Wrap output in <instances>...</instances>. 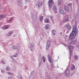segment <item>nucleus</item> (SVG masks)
I'll return each mask as SVG.
<instances>
[{
    "instance_id": "obj_17",
    "label": "nucleus",
    "mask_w": 79,
    "mask_h": 79,
    "mask_svg": "<svg viewBox=\"0 0 79 79\" xmlns=\"http://www.w3.org/2000/svg\"><path fill=\"white\" fill-rule=\"evenodd\" d=\"M48 60L49 62H50V63H52V59L51 58V57H50V55H48Z\"/></svg>"
},
{
    "instance_id": "obj_46",
    "label": "nucleus",
    "mask_w": 79,
    "mask_h": 79,
    "mask_svg": "<svg viewBox=\"0 0 79 79\" xmlns=\"http://www.w3.org/2000/svg\"><path fill=\"white\" fill-rule=\"evenodd\" d=\"M41 65V63H40L39 64V66H40Z\"/></svg>"
},
{
    "instance_id": "obj_21",
    "label": "nucleus",
    "mask_w": 79,
    "mask_h": 79,
    "mask_svg": "<svg viewBox=\"0 0 79 79\" xmlns=\"http://www.w3.org/2000/svg\"><path fill=\"white\" fill-rule=\"evenodd\" d=\"M43 18H44V16H40V20L41 22L43 21Z\"/></svg>"
},
{
    "instance_id": "obj_16",
    "label": "nucleus",
    "mask_w": 79,
    "mask_h": 79,
    "mask_svg": "<svg viewBox=\"0 0 79 79\" xmlns=\"http://www.w3.org/2000/svg\"><path fill=\"white\" fill-rule=\"evenodd\" d=\"M59 12L60 13V14H61V15H63V14L64 13V10L61 9H59Z\"/></svg>"
},
{
    "instance_id": "obj_34",
    "label": "nucleus",
    "mask_w": 79,
    "mask_h": 79,
    "mask_svg": "<svg viewBox=\"0 0 79 79\" xmlns=\"http://www.w3.org/2000/svg\"><path fill=\"white\" fill-rule=\"evenodd\" d=\"M68 6H70V7H72V3H69L68 5Z\"/></svg>"
},
{
    "instance_id": "obj_40",
    "label": "nucleus",
    "mask_w": 79,
    "mask_h": 79,
    "mask_svg": "<svg viewBox=\"0 0 79 79\" xmlns=\"http://www.w3.org/2000/svg\"><path fill=\"white\" fill-rule=\"evenodd\" d=\"M26 2H30V0H25Z\"/></svg>"
},
{
    "instance_id": "obj_48",
    "label": "nucleus",
    "mask_w": 79,
    "mask_h": 79,
    "mask_svg": "<svg viewBox=\"0 0 79 79\" xmlns=\"http://www.w3.org/2000/svg\"><path fill=\"white\" fill-rule=\"evenodd\" d=\"M60 35H62V32H60Z\"/></svg>"
},
{
    "instance_id": "obj_35",
    "label": "nucleus",
    "mask_w": 79,
    "mask_h": 79,
    "mask_svg": "<svg viewBox=\"0 0 79 79\" xmlns=\"http://www.w3.org/2000/svg\"><path fill=\"white\" fill-rule=\"evenodd\" d=\"M74 57L75 60H77V58H78V57H77V56L76 55H75Z\"/></svg>"
},
{
    "instance_id": "obj_31",
    "label": "nucleus",
    "mask_w": 79,
    "mask_h": 79,
    "mask_svg": "<svg viewBox=\"0 0 79 79\" xmlns=\"http://www.w3.org/2000/svg\"><path fill=\"white\" fill-rule=\"evenodd\" d=\"M14 19V18L13 17H11L10 19L8 20V21H13Z\"/></svg>"
},
{
    "instance_id": "obj_32",
    "label": "nucleus",
    "mask_w": 79,
    "mask_h": 79,
    "mask_svg": "<svg viewBox=\"0 0 79 79\" xmlns=\"http://www.w3.org/2000/svg\"><path fill=\"white\" fill-rule=\"evenodd\" d=\"M1 62L2 64H5V60H2L1 61Z\"/></svg>"
},
{
    "instance_id": "obj_50",
    "label": "nucleus",
    "mask_w": 79,
    "mask_h": 79,
    "mask_svg": "<svg viewBox=\"0 0 79 79\" xmlns=\"http://www.w3.org/2000/svg\"><path fill=\"white\" fill-rule=\"evenodd\" d=\"M51 55H53V52H52Z\"/></svg>"
},
{
    "instance_id": "obj_41",
    "label": "nucleus",
    "mask_w": 79,
    "mask_h": 79,
    "mask_svg": "<svg viewBox=\"0 0 79 79\" xmlns=\"http://www.w3.org/2000/svg\"><path fill=\"white\" fill-rule=\"evenodd\" d=\"M8 79H13V78L10 77H8Z\"/></svg>"
},
{
    "instance_id": "obj_38",
    "label": "nucleus",
    "mask_w": 79,
    "mask_h": 79,
    "mask_svg": "<svg viewBox=\"0 0 79 79\" xmlns=\"http://www.w3.org/2000/svg\"><path fill=\"white\" fill-rule=\"evenodd\" d=\"M63 45H64V46H65V47H67V45H66V44H64V43H63Z\"/></svg>"
},
{
    "instance_id": "obj_25",
    "label": "nucleus",
    "mask_w": 79,
    "mask_h": 79,
    "mask_svg": "<svg viewBox=\"0 0 79 79\" xmlns=\"http://www.w3.org/2000/svg\"><path fill=\"white\" fill-rule=\"evenodd\" d=\"M74 69H75V66H74V65H73L72 67L71 70L72 71H73V70H74Z\"/></svg>"
},
{
    "instance_id": "obj_43",
    "label": "nucleus",
    "mask_w": 79,
    "mask_h": 79,
    "mask_svg": "<svg viewBox=\"0 0 79 79\" xmlns=\"http://www.w3.org/2000/svg\"><path fill=\"white\" fill-rule=\"evenodd\" d=\"M25 69H28L27 68V67H26V66H25Z\"/></svg>"
},
{
    "instance_id": "obj_12",
    "label": "nucleus",
    "mask_w": 79,
    "mask_h": 79,
    "mask_svg": "<svg viewBox=\"0 0 79 79\" xmlns=\"http://www.w3.org/2000/svg\"><path fill=\"white\" fill-rule=\"evenodd\" d=\"M30 50L31 51H32V52H33L34 51V45L32 44H30Z\"/></svg>"
},
{
    "instance_id": "obj_5",
    "label": "nucleus",
    "mask_w": 79,
    "mask_h": 79,
    "mask_svg": "<svg viewBox=\"0 0 79 79\" xmlns=\"http://www.w3.org/2000/svg\"><path fill=\"white\" fill-rule=\"evenodd\" d=\"M70 73V72L69 71V69H68V68H67L66 69V70L65 72V76L66 77L69 76Z\"/></svg>"
},
{
    "instance_id": "obj_11",
    "label": "nucleus",
    "mask_w": 79,
    "mask_h": 79,
    "mask_svg": "<svg viewBox=\"0 0 79 79\" xmlns=\"http://www.w3.org/2000/svg\"><path fill=\"white\" fill-rule=\"evenodd\" d=\"M14 33L13 31H9L7 34V36H11L12 35V34Z\"/></svg>"
},
{
    "instance_id": "obj_23",
    "label": "nucleus",
    "mask_w": 79,
    "mask_h": 79,
    "mask_svg": "<svg viewBox=\"0 0 79 79\" xmlns=\"http://www.w3.org/2000/svg\"><path fill=\"white\" fill-rule=\"evenodd\" d=\"M69 21V19H64L63 20V22L64 23H66V22H68V21Z\"/></svg>"
},
{
    "instance_id": "obj_18",
    "label": "nucleus",
    "mask_w": 79,
    "mask_h": 79,
    "mask_svg": "<svg viewBox=\"0 0 79 79\" xmlns=\"http://www.w3.org/2000/svg\"><path fill=\"white\" fill-rule=\"evenodd\" d=\"M64 9L66 11H69V8L68 7H64Z\"/></svg>"
},
{
    "instance_id": "obj_33",
    "label": "nucleus",
    "mask_w": 79,
    "mask_h": 79,
    "mask_svg": "<svg viewBox=\"0 0 79 79\" xmlns=\"http://www.w3.org/2000/svg\"><path fill=\"white\" fill-rule=\"evenodd\" d=\"M18 55V54H15L12 56L13 57H16Z\"/></svg>"
},
{
    "instance_id": "obj_13",
    "label": "nucleus",
    "mask_w": 79,
    "mask_h": 79,
    "mask_svg": "<svg viewBox=\"0 0 79 79\" xmlns=\"http://www.w3.org/2000/svg\"><path fill=\"white\" fill-rule=\"evenodd\" d=\"M6 17V15L5 14H2L0 15V20H1L2 19Z\"/></svg>"
},
{
    "instance_id": "obj_19",
    "label": "nucleus",
    "mask_w": 79,
    "mask_h": 79,
    "mask_svg": "<svg viewBox=\"0 0 79 79\" xmlns=\"http://www.w3.org/2000/svg\"><path fill=\"white\" fill-rule=\"evenodd\" d=\"M66 27H67L68 29H71V26L69 25H66Z\"/></svg>"
},
{
    "instance_id": "obj_24",
    "label": "nucleus",
    "mask_w": 79,
    "mask_h": 79,
    "mask_svg": "<svg viewBox=\"0 0 79 79\" xmlns=\"http://www.w3.org/2000/svg\"><path fill=\"white\" fill-rule=\"evenodd\" d=\"M19 1L18 2V4L19 6H21L22 5V4L21 3V1L20 0H19Z\"/></svg>"
},
{
    "instance_id": "obj_22",
    "label": "nucleus",
    "mask_w": 79,
    "mask_h": 79,
    "mask_svg": "<svg viewBox=\"0 0 79 79\" xmlns=\"http://www.w3.org/2000/svg\"><path fill=\"white\" fill-rule=\"evenodd\" d=\"M57 2L58 5H60L61 3H62V0H59Z\"/></svg>"
},
{
    "instance_id": "obj_7",
    "label": "nucleus",
    "mask_w": 79,
    "mask_h": 79,
    "mask_svg": "<svg viewBox=\"0 0 79 79\" xmlns=\"http://www.w3.org/2000/svg\"><path fill=\"white\" fill-rule=\"evenodd\" d=\"M68 48L69 50L70 51V56L72 55V52H73V46L69 45Z\"/></svg>"
},
{
    "instance_id": "obj_2",
    "label": "nucleus",
    "mask_w": 79,
    "mask_h": 79,
    "mask_svg": "<svg viewBox=\"0 0 79 79\" xmlns=\"http://www.w3.org/2000/svg\"><path fill=\"white\" fill-rule=\"evenodd\" d=\"M42 6V2L40 1L36 3L35 5L36 7L37 8L39 9L40 8L41 6Z\"/></svg>"
},
{
    "instance_id": "obj_4",
    "label": "nucleus",
    "mask_w": 79,
    "mask_h": 79,
    "mask_svg": "<svg viewBox=\"0 0 79 79\" xmlns=\"http://www.w3.org/2000/svg\"><path fill=\"white\" fill-rule=\"evenodd\" d=\"M54 4L53 0H49L48 1V5L49 8H51L53 5Z\"/></svg>"
},
{
    "instance_id": "obj_37",
    "label": "nucleus",
    "mask_w": 79,
    "mask_h": 79,
    "mask_svg": "<svg viewBox=\"0 0 79 79\" xmlns=\"http://www.w3.org/2000/svg\"><path fill=\"white\" fill-rule=\"evenodd\" d=\"M13 61H14V63H17V62H16V61L15 60V59H13Z\"/></svg>"
},
{
    "instance_id": "obj_51",
    "label": "nucleus",
    "mask_w": 79,
    "mask_h": 79,
    "mask_svg": "<svg viewBox=\"0 0 79 79\" xmlns=\"http://www.w3.org/2000/svg\"><path fill=\"white\" fill-rule=\"evenodd\" d=\"M38 26H38V25L36 26V28H37V27H37Z\"/></svg>"
},
{
    "instance_id": "obj_42",
    "label": "nucleus",
    "mask_w": 79,
    "mask_h": 79,
    "mask_svg": "<svg viewBox=\"0 0 79 79\" xmlns=\"http://www.w3.org/2000/svg\"><path fill=\"white\" fill-rule=\"evenodd\" d=\"M69 31H68V30H67L66 31V34H69Z\"/></svg>"
},
{
    "instance_id": "obj_20",
    "label": "nucleus",
    "mask_w": 79,
    "mask_h": 79,
    "mask_svg": "<svg viewBox=\"0 0 79 79\" xmlns=\"http://www.w3.org/2000/svg\"><path fill=\"white\" fill-rule=\"evenodd\" d=\"M49 27H50L49 24H47L44 27V28L45 29H48V28H49Z\"/></svg>"
},
{
    "instance_id": "obj_36",
    "label": "nucleus",
    "mask_w": 79,
    "mask_h": 79,
    "mask_svg": "<svg viewBox=\"0 0 79 79\" xmlns=\"http://www.w3.org/2000/svg\"><path fill=\"white\" fill-rule=\"evenodd\" d=\"M7 74H8V75H11V73L9 72L7 73Z\"/></svg>"
},
{
    "instance_id": "obj_27",
    "label": "nucleus",
    "mask_w": 79,
    "mask_h": 79,
    "mask_svg": "<svg viewBox=\"0 0 79 79\" xmlns=\"http://www.w3.org/2000/svg\"><path fill=\"white\" fill-rule=\"evenodd\" d=\"M56 33V31L55 30H53L52 31V34L53 35H55V33Z\"/></svg>"
},
{
    "instance_id": "obj_29",
    "label": "nucleus",
    "mask_w": 79,
    "mask_h": 79,
    "mask_svg": "<svg viewBox=\"0 0 79 79\" xmlns=\"http://www.w3.org/2000/svg\"><path fill=\"white\" fill-rule=\"evenodd\" d=\"M1 71L2 73H5V70L3 69H1Z\"/></svg>"
},
{
    "instance_id": "obj_3",
    "label": "nucleus",
    "mask_w": 79,
    "mask_h": 79,
    "mask_svg": "<svg viewBox=\"0 0 79 79\" xmlns=\"http://www.w3.org/2000/svg\"><path fill=\"white\" fill-rule=\"evenodd\" d=\"M69 44L71 45H75L78 44V41L76 40H71L69 42Z\"/></svg>"
},
{
    "instance_id": "obj_44",
    "label": "nucleus",
    "mask_w": 79,
    "mask_h": 79,
    "mask_svg": "<svg viewBox=\"0 0 79 79\" xmlns=\"http://www.w3.org/2000/svg\"><path fill=\"white\" fill-rule=\"evenodd\" d=\"M77 47L78 48V49H79V45H77Z\"/></svg>"
},
{
    "instance_id": "obj_53",
    "label": "nucleus",
    "mask_w": 79,
    "mask_h": 79,
    "mask_svg": "<svg viewBox=\"0 0 79 79\" xmlns=\"http://www.w3.org/2000/svg\"><path fill=\"white\" fill-rule=\"evenodd\" d=\"M31 74H32V72H31Z\"/></svg>"
},
{
    "instance_id": "obj_8",
    "label": "nucleus",
    "mask_w": 79,
    "mask_h": 79,
    "mask_svg": "<svg viewBox=\"0 0 79 79\" xmlns=\"http://www.w3.org/2000/svg\"><path fill=\"white\" fill-rule=\"evenodd\" d=\"M50 41H48L47 44L46 45V50H48V49L50 48Z\"/></svg>"
},
{
    "instance_id": "obj_14",
    "label": "nucleus",
    "mask_w": 79,
    "mask_h": 79,
    "mask_svg": "<svg viewBox=\"0 0 79 79\" xmlns=\"http://www.w3.org/2000/svg\"><path fill=\"white\" fill-rule=\"evenodd\" d=\"M44 22L45 23H50V20L47 18H45L44 19Z\"/></svg>"
},
{
    "instance_id": "obj_15",
    "label": "nucleus",
    "mask_w": 79,
    "mask_h": 79,
    "mask_svg": "<svg viewBox=\"0 0 79 79\" xmlns=\"http://www.w3.org/2000/svg\"><path fill=\"white\" fill-rule=\"evenodd\" d=\"M45 76L48 79H52L51 78H50V75L48 74V72L46 73V74H45Z\"/></svg>"
},
{
    "instance_id": "obj_49",
    "label": "nucleus",
    "mask_w": 79,
    "mask_h": 79,
    "mask_svg": "<svg viewBox=\"0 0 79 79\" xmlns=\"http://www.w3.org/2000/svg\"><path fill=\"white\" fill-rule=\"evenodd\" d=\"M53 18V16H51V19H52Z\"/></svg>"
},
{
    "instance_id": "obj_1",
    "label": "nucleus",
    "mask_w": 79,
    "mask_h": 79,
    "mask_svg": "<svg viewBox=\"0 0 79 79\" xmlns=\"http://www.w3.org/2000/svg\"><path fill=\"white\" fill-rule=\"evenodd\" d=\"M78 33V29L76 27H73V30L70 33L69 36V39L70 40L73 39L77 35Z\"/></svg>"
},
{
    "instance_id": "obj_6",
    "label": "nucleus",
    "mask_w": 79,
    "mask_h": 79,
    "mask_svg": "<svg viewBox=\"0 0 79 79\" xmlns=\"http://www.w3.org/2000/svg\"><path fill=\"white\" fill-rule=\"evenodd\" d=\"M12 48L13 50H19L20 49V47L19 46L14 45L12 46Z\"/></svg>"
},
{
    "instance_id": "obj_9",
    "label": "nucleus",
    "mask_w": 79,
    "mask_h": 79,
    "mask_svg": "<svg viewBox=\"0 0 79 79\" xmlns=\"http://www.w3.org/2000/svg\"><path fill=\"white\" fill-rule=\"evenodd\" d=\"M10 27V25H6L4 27H3L1 28V29L2 30H5L6 29H8L9 27Z\"/></svg>"
},
{
    "instance_id": "obj_28",
    "label": "nucleus",
    "mask_w": 79,
    "mask_h": 79,
    "mask_svg": "<svg viewBox=\"0 0 79 79\" xmlns=\"http://www.w3.org/2000/svg\"><path fill=\"white\" fill-rule=\"evenodd\" d=\"M42 59L43 60V62H44V63H45V56H43L42 57Z\"/></svg>"
},
{
    "instance_id": "obj_26",
    "label": "nucleus",
    "mask_w": 79,
    "mask_h": 79,
    "mask_svg": "<svg viewBox=\"0 0 79 79\" xmlns=\"http://www.w3.org/2000/svg\"><path fill=\"white\" fill-rule=\"evenodd\" d=\"M69 16L68 15V14L66 15H65V19H69Z\"/></svg>"
},
{
    "instance_id": "obj_52",
    "label": "nucleus",
    "mask_w": 79,
    "mask_h": 79,
    "mask_svg": "<svg viewBox=\"0 0 79 79\" xmlns=\"http://www.w3.org/2000/svg\"><path fill=\"white\" fill-rule=\"evenodd\" d=\"M68 35H66V36H65V37H68Z\"/></svg>"
},
{
    "instance_id": "obj_47",
    "label": "nucleus",
    "mask_w": 79,
    "mask_h": 79,
    "mask_svg": "<svg viewBox=\"0 0 79 79\" xmlns=\"http://www.w3.org/2000/svg\"><path fill=\"white\" fill-rule=\"evenodd\" d=\"M13 57L12 56V57H11V59H12V60H14V59H13Z\"/></svg>"
},
{
    "instance_id": "obj_39",
    "label": "nucleus",
    "mask_w": 79,
    "mask_h": 79,
    "mask_svg": "<svg viewBox=\"0 0 79 79\" xmlns=\"http://www.w3.org/2000/svg\"><path fill=\"white\" fill-rule=\"evenodd\" d=\"M51 66L52 67H54L55 66V65L54 64L52 63L51 64Z\"/></svg>"
},
{
    "instance_id": "obj_54",
    "label": "nucleus",
    "mask_w": 79,
    "mask_h": 79,
    "mask_svg": "<svg viewBox=\"0 0 79 79\" xmlns=\"http://www.w3.org/2000/svg\"><path fill=\"white\" fill-rule=\"evenodd\" d=\"M25 3H26V2H25Z\"/></svg>"
},
{
    "instance_id": "obj_10",
    "label": "nucleus",
    "mask_w": 79,
    "mask_h": 79,
    "mask_svg": "<svg viewBox=\"0 0 79 79\" xmlns=\"http://www.w3.org/2000/svg\"><path fill=\"white\" fill-rule=\"evenodd\" d=\"M52 10L53 11H54L55 13H57V11H56L57 9H56V6H55L52 7Z\"/></svg>"
},
{
    "instance_id": "obj_30",
    "label": "nucleus",
    "mask_w": 79,
    "mask_h": 79,
    "mask_svg": "<svg viewBox=\"0 0 79 79\" xmlns=\"http://www.w3.org/2000/svg\"><path fill=\"white\" fill-rule=\"evenodd\" d=\"M6 69L7 71H10V67H7L6 68Z\"/></svg>"
},
{
    "instance_id": "obj_45",
    "label": "nucleus",
    "mask_w": 79,
    "mask_h": 79,
    "mask_svg": "<svg viewBox=\"0 0 79 79\" xmlns=\"http://www.w3.org/2000/svg\"><path fill=\"white\" fill-rule=\"evenodd\" d=\"M19 79H22V76H20V77L19 78Z\"/></svg>"
}]
</instances>
